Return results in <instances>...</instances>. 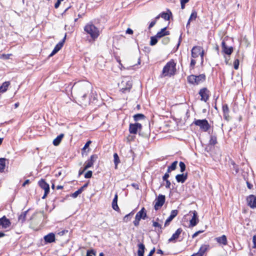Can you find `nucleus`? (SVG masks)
Segmentation results:
<instances>
[{
	"label": "nucleus",
	"instance_id": "603ef678",
	"mask_svg": "<svg viewBox=\"0 0 256 256\" xmlns=\"http://www.w3.org/2000/svg\"><path fill=\"white\" fill-rule=\"evenodd\" d=\"M196 64V60L194 59H192L190 63V68L194 69Z\"/></svg>",
	"mask_w": 256,
	"mask_h": 256
},
{
	"label": "nucleus",
	"instance_id": "4c0bfd02",
	"mask_svg": "<svg viewBox=\"0 0 256 256\" xmlns=\"http://www.w3.org/2000/svg\"><path fill=\"white\" fill-rule=\"evenodd\" d=\"M134 214V211H132V212H130V213H129L128 214L124 216V218H123V220L124 222H128L131 219V218H132V216H133Z\"/></svg>",
	"mask_w": 256,
	"mask_h": 256
},
{
	"label": "nucleus",
	"instance_id": "0e129e2a",
	"mask_svg": "<svg viewBox=\"0 0 256 256\" xmlns=\"http://www.w3.org/2000/svg\"><path fill=\"white\" fill-rule=\"evenodd\" d=\"M246 184H247L248 188L249 189H252L253 187V185L252 184H250V182H246Z\"/></svg>",
	"mask_w": 256,
	"mask_h": 256
},
{
	"label": "nucleus",
	"instance_id": "a19ab883",
	"mask_svg": "<svg viewBox=\"0 0 256 256\" xmlns=\"http://www.w3.org/2000/svg\"><path fill=\"white\" fill-rule=\"evenodd\" d=\"M197 17V12L195 10H192V14L190 16V17L188 19L189 21H191L192 20H195Z\"/></svg>",
	"mask_w": 256,
	"mask_h": 256
},
{
	"label": "nucleus",
	"instance_id": "4d7b16f0",
	"mask_svg": "<svg viewBox=\"0 0 256 256\" xmlns=\"http://www.w3.org/2000/svg\"><path fill=\"white\" fill-rule=\"evenodd\" d=\"M61 2L62 1H60V0H57V2L54 4V8H58L59 7Z\"/></svg>",
	"mask_w": 256,
	"mask_h": 256
},
{
	"label": "nucleus",
	"instance_id": "7ed1b4c3",
	"mask_svg": "<svg viewBox=\"0 0 256 256\" xmlns=\"http://www.w3.org/2000/svg\"><path fill=\"white\" fill-rule=\"evenodd\" d=\"M84 31L89 34L90 37L93 39L95 40L100 35V32L98 28H96L92 23H89L86 24L84 28Z\"/></svg>",
	"mask_w": 256,
	"mask_h": 256
},
{
	"label": "nucleus",
	"instance_id": "bb28decb",
	"mask_svg": "<svg viewBox=\"0 0 256 256\" xmlns=\"http://www.w3.org/2000/svg\"><path fill=\"white\" fill-rule=\"evenodd\" d=\"M64 136V134H61L58 135L54 140H53V144L55 146H58L60 143L62 138Z\"/></svg>",
	"mask_w": 256,
	"mask_h": 256
},
{
	"label": "nucleus",
	"instance_id": "dca6fc26",
	"mask_svg": "<svg viewBox=\"0 0 256 256\" xmlns=\"http://www.w3.org/2000/svg\"><path fill=\"white\" fill-rule=\"evenodd\" d=\"M182 232V230L181 228L177 229L176 232L172 235V237L168 239V242H176V240L179 238Z\"/></svg>",
	"mask_w": 256,
	"mask_h": 256
},
{
	"label": "nucleus",
	"instance_id": "a878e982",
	"mask_svg": "<svg viewBox=\"0 0 256 256\" xmlns=\"http://www.w3.org/2000/svg\"><path fill=\"white\" fill-rule=\"evenodd\" d=\"M166 27H165L162 28L160 32H158L156 36L158 38H161L164 36H168L170 34V32L166 30Z\"/></svg>",
	"mask_w": 256,
	"mask_h": 256
},
{
	"label": "nucleus",
	"instance_id": "39448f33",
	"mask_svg": "<svg viewBox=\"0 0 256 256\" xmlns=\"http://www.w3.org/2000/svg\"><path fill=\"white\" fill-rule=\"evenodd\" d=\"M119 86L122 92H129L132 87V82L130 80H123L119 84Z\"/></svg>",
	"mask_w": 256,
	"mask_h": 256
},
{
	"label": "nucleus",
	"instance_id": "c03bdc74",
	"mask_svg": "<svg viewBox=\"0 0 256 256\" xmlns=\"http://www.w3.org/2000/svg\"><path fill=\"white\" fill-rule=\"evenodd\" d=\"M82 192V189L79 188L78 190L74 192L72 194L71 196L73 198H76Z\"/></svg>",
	"mask_w": 256,
	"mask_h": 256
},
{
	"label": "nucleus",
	"instance_id": "774afa93",
	"mask_svg": "<svg viewBox=\"0 0 256 256\" xmlns=\"http://www.w3.org/2000/svg\"><path fill=\"white\" fill-rule=\"evenodd\" d=\"M132 186L134 187L136 189H138V186L136 184L133 183Z\"/></svg>",
	"mask_w": 256,
	"mask_h": 256
},
{
	"label": "nucleus",
	"instance_id": "13d9d810",
	"mask_svg": "<svg viewBox=\"0 0 256 256\" xmlns=\"http://www.w3.org/2000/svg\"><path fill=\"white\" fill-rule=\"evenodd\" d=\"M165 182H166V188H170V186L171 185V183H170V181L169 180H166Z\"/></svg>",
	"mask_w": 256,
	"mask_h": 256
},
{
	"label": "nucleus",
	"instance_id": "58836bf2",
	"mask_svg": "<svg viewBox=\"0 0 256 256\" xmlns=\"http://www.w3.org/2000/svg\"><path fill=\"white\" fill-rule=\"evenodd\" d=\"M114 163L115 164L116 168L117 167L118 164L120 162L119 157L116 153H114Z\"/></svg>",
	"mask_w": 256,
	"mask_h": 256
},
{
	"label": "nucleus",
	"instance_id": "5701e85b",
	"mask_svg": "<svg viewBox=\"0 0 256 256\" xmlns=\"http://www.w3.org/2000/svg\"><path fill=\"white\" fill-rule=\"evenodd\" d=\"M136 217L140 219L144 220L146 217V212L144 208H142L140 211H139L136 216Z\"/></svg>",
	"mask_w": 256,
	"mask_h": 256
},
{
	"label": "nucleus",
	"instance_id": "5fc2aeb1",
	"mask_svg": "<svg viewBox=\"0 0 256 256\" xmlns=\"http://www.w3.org/2000/svg\"><path fill=\"white\" fill-rule=\"evenodd\" d=\"M170 177V175L168 172H166L164 176H162V180L164 181H166V180H168V178Z\"/></svg>",
	"mask_w": 256,
	"mask_h": 256
},
{
	"label": "nucleus",
	"instance_id": "412c9836",
	"mask_svg": "<svg viewBox=\"0 0 256 256\" xmlns=\"http://www.w3.org/2000/svg\"><path fill=\"white\" fill-rule=\"evenodd\" d=\"M38 185L42 188L44 189V191L50 192V186L44 180L41 179L38 182Z\"/></svg>",
	"mask_w": 256,
	"mask_h": 256
},
{
	"label": "nucleus",
	"instance_id": "c756f323",
	"mask_svg": "<svg viewBox=\"0 0 256 256\" xmlns=\"http://www.w3.org/2000/svg\"><path fill=\"white\" fill-rule=\"evenodd\" d=\"M29 210L30 209L24 212H22V214L20 215H19L18 217V220L19 222H20L22 223H23L26 220V216Z\"/></svg>",
	"mask_w": 256,
	"mask_h": 256
},
{
	"label": "nucleus",
	"instance_id": "09e8293b",
	"mask_svg": "<svg viewBox=\"0 0 256 256\" xmlns=\"http://www.w3.org/2000/svg\"><path fill=\"white\" fill-rule=\"evenodd\" d=\"M92 172L91 170L88 171L84 174V178H92Z\"/></svg>",
	"mask_w": 256,
	"mask_h": 256
},
{
	"label": "nucleus",
	"instance_id": "f3484780",
	"mask_svg": "<svg viewBox=\"0 0 256 256\" xmlns=\"http://www.w3.org/2000/svg\"><path fill=\"white\" fill-rule=\"evenodd\" d=\"M210 246L208 244H203L200 248L198 251L196 253L194 254L193 256H203L204 252L208 250Z\"/></svg>",
	"mask_w": 256,
	"mask_h": 256
},
{
	"label": "nucleus",
	"instance_id": "ddd939ff",
	"mask_svg": "<svg viewBox=\"0 0 256 256\" xmlns=\"http://www.w3.org/2000/svg\"><path fill=\"white\" fill-rule=\"evenodd\" d=\"M248 204L252 208H256V196L253 194L247 198Z\"/></svg>",
	"mask_w": 256,
	"mask_h": 256
},
{
	"label": "nucleus",
	"instance_id": "7c9ffc66",
	"mask_svg": "<svg viewBox=\"0 0 256 256\" xmlns=\"http://www.w3.org/2000/svg\"><path fill=\"white\" fill-rule=\"evenodd\" d=\"M10 85V82H4L1 86H0V91L1 92L3 93L6 92L9 86Z\"/></svg>",
	"mask_w": 256,
	"mask_h": 256
},
{
	"label": "nucleus",
	"instance_id": "c85d7f7f",
	"mask_svg": "<svg viewBox=\"0 0 256 256\" xmlns=\"http://www.w3.org/2000/svg\"><path fill=\"white\" fill-rule=\"evenodd\" d=\"M138 256H144V250H145V246L144 245L140 243L138 244Z\"/></svg>",
	"mask_w": 256,
	"mask_h": 256
},
{
	"label": "nucleus",
	"instance_id": "f8f14e48",
	"mask_svg": "<svg viewBox=\"0 0 256 256\" xmlns=\"http://www.w3.org/2000/svg\"><path fill=\"white\" fill-rule=\"evenodd\" d=\"M11 225V222L10 220L7 218L6 216H3L0 218V226L2 228H7Z\"/></svg>",
	"mask_w": 256,
	"mask_h": 256
},
{
	"label": "nucleus",
	"instance_id": "72a5a7b5",
	"mask_svg": "<svg viewBox=\"0 0 256 256\" xmlns=\"http://www.w3.org/2000/svg\"><path fill=\"white\" fill-rule=\"evenodd\" d=\"M196 75L191 74L188 76L187 80L188 82L192 84H196Z\"/></svg>",
	"mask_w": 256,
	"mask_h": 256
},
{
	"label": "nucleus",
	"instance_id": "2f4dec72",
	"mask_svg": "<svg viewBox=\"0 0 256 256\" xmlns=\"http://www.w3.org/2000/svg\"><path fill=\"white\" fill-rule=\"evenodd\" d=\"M168 12H169V14H168V12H162V13L160 14L161 18H162L166 20H168L170 18V15H172L171 12L169 10H168Z\"/></svg>",
	"mask_w": 256,
	"mask_h": 256
},
{
	"label": "nucleus",
	"instance_id": "8fccbe9b",
	"mask_svg": "<svg viewBox=\"0 0 256 256\" xmlns=\"http://www.w3.org/2000/svg\"><path fill=\"white\" fill-rule=\"evenodd\" d=\"M234 67L235 70H238L239 67V60L238 59L235 60L234 62Z\"/></svg>",
	"mask_w": 256,
	"mask_h": 256
},
{
	"label": "nucleus",
	"instance_id": "1a4fd4ad",
	"mask_svg": "<svg viewBox=\"0 0 256 256\" xmlns=\"http://www.w3.org/2000/svg\"><path fill=\"white\" fill-rule=\"evenodd\" d=\"M98 158V156L97 154L92 155L90 157V158L86 162L85 166L84 167V170H86L88 168L92 166L94 163L96 161Z\"/></svg>",
	"mask_w": 256,
	"mask_h": 256
},
{
	"label": "nucleus",
	"instance_id": "4be33fe9",
	"mask_svg": "<svg viewBox=\"0 0 256 256\" xmlns=\"http://www.w3.org/2000/svg\"><path fill=\"white\" fill-rule=\"evenodd\" d=\"M196 84L198 85L204 82L206 79V76L204 74H200L198 76H196Z\"/></svg>",
	"mask_w": 256,
	"mask_h": 256
},
{
	"label": "nucleus",
	"instance_id": "423d86ee",
	"mask_svg": "<svg viewBox=\"0 0 256 256\" xmlns=\"http://www.w3.org/2000/svg\"><path fill=\"white\" fill-rule=\"evenodd\" d=\"M210 94V92L206 88H201L198 92V94L201 97L200 100L204 101V102H206L209 99Z\"/></svg>",
	"mask_w": 256,
	"mask_h": 256
},
{
	"label": "nucleus",
	"instance_id": "37998d69",
	"mask_svg": "<svg viewBox=\"0 0 256 256\" xmlns=\"http://www.w3.org/2000/svg\"><path fill=\"white\" fill-rule=\"evenodd\" d=\"M179 166L180 167V171L181 172H184L186 170V164L182 162H180L179 163Z\"/></svg>",
	"mask_w": 256,
	"mask_h": 256
},
{
	"label": "nucleus",
	"instance_id": "6ab92c4d",
	"mask_svg": "<svg viewBox=\"0 0 256 256\" xmlns=\"http://www.w3.org/2000/svg\"><path fill=\"white\" fill-rule=\"evenodd\" d=\"M44 238L45 242L46 244L54 242L56 240L55 234L52 232L50 233L45 236Z\"/></svg>",
	"mask_w": 256,
	"mask_h": 256
},
{
	"label": "nucleus",
	"instance_id": "052dcab7",
	"mask_svg": "<svg viewBox=\"0 0 256 256\" xmlns=\"http://www.w3.org/2000/svg\"><path fill=\"white\" fill-rule=\"evenodd\" d=\"M126 33L128 34H133V30L131 28H128L126 30Z\"/></svg>",
	"mask_w": 256,
	"mask_h": 256
},
{
	"label": "nucleus",
	"instance_id": "69168bd1",
	"mask_svg": "<svg viewBox=\"0 0 256 256\" xmlns=\"http://www.w3.org/2000/svg\"><path fill=\"white\" fill-rule=\"evenodd\" d=\"M254 248H256V235L253 236Z\"/></svg>",
	"mask_w": 256,
	"mask_h": 256
},
{
	"label": "nucleus",
	"instance_id": "e433bc0d",
	"mask_svg": "<svg viewBox=\"0 0 256 256\" xmlns=\"http://www.w3.org/2000/svg\"><path fill=\"white\" fill-rule=\"evenodd\" d=\"M133 117H134V120L136 122H137L140 120L144 119L145 118V116L144 114H134Z\"/></svg>",
	"mask_w": 256,
	"mask_h": 256
},
{
	"label": "nucleus",
	"instance_id": "de8ad7c7",
	"mask_svg": "<svg viewBox=\"0 0 256 256\" xmlns=\"http://www.w3.org/2000/svg\"><path fill=\"white\" fill-rule=\"evenodd\" d=\"M152 226H154L155 228H158L160 230L162 228V225L158 222H156V221H154V220H152Z\"/></svg>",
	"mask_w": 256,
	"mask_h": 256
},
{
	"label": "nucleus",
	"instance_id": "aec40b11",
	"mask_svg": "<svg viewBox=\"0 0 256 256\" xmlns=\"http://www.w3.org/2000/svg\"><path fill=\"white\" fill-rule=\"evenodd\" d=\"M188 178V174H178L176 176V179L178 182L184 183Z\"/></svg>",
	"mask_w": 256,
	"mask_h": 256
},
{
	"label": "nucleus",
	"instance_id": "f03ea898",
	"mask_svg": "<svg viewBox=\"0 0 256 256\" xmlns=\"http://www.w3.org/2000/svg\"><path fill=\"white\" fill-rule=\"evenodd\" d=\"M176 72V63L174 60H171L164 67L162 74L163 76H171L175 74Z\"/></svg>",
	"mask_w": 256,
	"mask_h": 256
},
{
	"label": "nucleus",
	"instance_id": "a211bd4d",
	"mask_svg": "<svg viewBox=\"0 0 256 256\" xmlns=\"http://www.w3.org/2000/svg\"><path fill=\"white\" fill-rule=\"evenodd\" d=\"M202 47L200 46H194L191 50L192 56L193 58H198L200 54V50H202Z\"/></svg>",
	"mask_w": 256,
	"mask_h": 256
},
{
	"label": "nucleus",
	"instance_id": "393cba45",
	"mask_svg": "<svg viewBox=\"0 0 256 256\" xmlns=\"http://www.w3.org/2000/svg\"><path fill=\"white\" fill-rule=\"evenodd\" d=\"M118 194H116L112 202V208L114 210L118 212L120 210V208L118 205Z\"/></svg>",
	"mask_w": 256,
	"mask_h": 256
},
{
	"label": "nucleus",
	"instance_id": "ea45409f",
	"mask_svg": "<svg viewBox=\"0 0 256 256\" xmlns=\"http://www.w3.org/2000/svg\"><path fill=\"white\" fill-rule=\"evenodd\" d=\"M158 38L157 37L156 35L155 36H152L150 38V45L154 46L158 42Z\"/></svg>",
	"mask_w": 256,
	"mask_h": 256
},
{
	"label": "nucleus",
	"instance_id": "49530a36",
	"mask_svg": "<svg viewBox=\"0 0 256 256\" xmlns=\"http://www.w3.org/2000/svg\"><path fill=\"white\" fill-rule=\"evenodd\" d=\"M177 164H178V162L174 161L168 167L170 168V169L172 170H174L176 168Z\"/></svg>",
	"mask_w": 256,
	"mask_h": 256
},
{
	"label": "nucleus",
	"instance_id": "cd10ccee",
	"mask_svg": "<svg viewBox=\"0 0 256 256\" xmlns=\"http://www.w3.org/2000/svg\"><path fill=\"white\" fill-rule=\"evenodd\" d=\"M222 112L224 113V117L225 119L227 120L228 117L229 108L227 104L222 105Z\"/></svg>",
	"mask_w": 256,
	"mask_h": 256
},
{
	"label": "nucleus",
	"instance_id": "79ce46f5",
	"mask_svg": "<svg viewBox=\"0 0 256 256\" xmlns=\"http://www.w3.org/2000/svg\"><path fill=\"white\" fill-rule=\"evenodd\" d=\"M92 143V142L90 140H88L86 144H84V148L82 149V154H84V153L86 152V149L88 148L90 144Z\"/></svg>",
	"mask_w": 256,
	"mask_h": 256
},
{
	"label": "nucleus",
	"instance_id": "680f3d73",
	"mask_svg": "<svg viewBox=\"0 0 256 256\" xmlns=\"http://www.w3.org/2000/svg\"><path fill=\"white\" fill-rule=\"evenodd\" d=\"M201 59H202V62H203V58H204V50H200V54Z\"/></svg>",
	"mask_w": 256,
	"mask_h": 256
},
{
	"label": "nucleus",
	"instance_id": "3c124183",
	"mask_svg": "<svg viewBox=\"0 0 256 256\" xmlns=\"http://www.w3.org/2000/svg\"><path fill=\"white\" fill-rule=\"evenodd\" d=\"M140 220L141 219L140 218H138L136 216L135 220L133 222L134 225L136 226H138L139 225V222Z\"/></svg>",
	"mask_w": 256,
	"mask_h": 256
},
{
	"label": "nucleus",
	"instance_id": "a18cd8bd",
	"mask_svg": "<svg viewBox=\"0 0 256 256\" xmlns=\"http://www.w3.org/2000/svg\"><path fill=\"white\" fill-rule=\"evenodd\" d=\"M92 254L94 256L96 255V251L93 249L88 250L86 252V256H92Z\"/></svg>",
	"mask_w": 256,
	"mask_h": 256
},
{
	"label": "nucleus",
	"instance_id": "4468645a",
	"mask_svg": "<svg viewBox=\"0 0 256 256\" xmlns=\"http://www.w3.org/2000/svg\"><path fill=\"white\" fill-rule=\"evenodd\" d=\"M222 52L227 55H230L233 52V47L228 46L224 40L222 42Z\"/></svg>",
	"mask_w": 256,
	"mask_h": 256
},
{
	"label": "nucleus",
	"instance_id": "20e7f679",
	"mask_svg": "<svg viewBox=\"0 0 256 256\" xmlns=\"http://www.w3.org/2000/svg\"><path fill=\"white\" fill-rule=\"evenodd\" d=\"M193 124L200 128L204 132H207L210 128V124L206 119L195 120Z\"/></svg>",
	"mask_w": 256,
	"mask_h": 256
},
{
	"label": "nucleus",
	"instance_id": "c9c22d12",
	"mask_svg": "<svg viewBox=\"0 0 256 256\" xmlns=\"http://www.w3.org/2000/svg\"><path fill=\"white\" fill-rule=\"evenodd\" d=\"M217 144V138L216 136L214 135H212L210 136V138L209 141V144L212 146H214Z\"/></svg>",
	"mask_w": 256,
	"mask_h": 256
},
{
	"label": "nucleus",
	"instance_id": "2eb2a0df",
	"mask_svg": "<svg viewBox=\"0 0 256 256\" xmlns=\"http://www.w3.org/2000/svg\"><path fill=\"white\" fill-rule=\"evenodd\" d=\"M178 214V211L177 210H172L170 216L168 217L165 222L164 227L168 226L172 220L177 216Z\"/></svg>",
	"mask_w": 256,
	"mask_h": 256
},
{
	"label": "nucleus",
	"instance_id": "bf43d9fd",
	"mask_svg": "<svg viewBox=\"0 0 256 256\" xmlns=\"http://www.w3.org/2000/svg\"><path fill=\"white\" fill-rule=\"evenodd\" d=\"M156 251L155 248H154L150 252L148 256H152Z\"/></svg>",
	"mask_w": 256,
	"mask_h": 256
},
{
	"label": "nucleus",
	"instance_id": "b1692460",
	"mask_svg": "<svg viewBox=\"0 0 256 256\" xmlns=\"http://www.w3.org/2000/svg\"><path fill=\"white\" fill-rule=\"evenodd\" d=\"M216 240L220 244H222L223 245L227 244V238L225 235L216 238Z\"/></svg>",
	"mask_w": 256,
	"mask_h": 256
},
{
	"label": "nucleus",
	"instance_id": "0eeeda50",
	"mask_svg": "<svg viewBox=\"0 0 256 256\" xmlns=\"http://www.w3.org/2000/svg\"><path fill=\"white\" fill-rule=\"evenodd\" d=\"M142 124L138 122L130 124L129 125V132L131 134H136L138 131L140 132L142 130Z\"/></svg>",
	"mask_w": 256,
	"mask_h": 256
},
{
	"label": "nucleus",
	"instance_id": "9b49d317",
	"mask_svg": "<svg viewBox=\"0 0 256 256\" xmlns=\"http://www.w3.org/2000/svg\"><path fill=\"white\" fill-rule=\"evenodd\" d=\"M190 213L192 214V218L190 220V227H194L198 224L199 221L198 216V213L196 210L190 211Z\"/></svg>",
	"mask_w": 256,
	"mask_h": 256
},
{
	"label": "nucleus",
	"instance_id": "f257e3e1",
	"mask_svg": "<svg viewBox=\"0 0 256 256\" xmlns=\"http://www.w3.org/2000/svg\"><path fill=\"white\" fill-rule=\"evenodd\" d=\"M90 91V86L88 84H82L76 90L77 98L80 102L86 101L88 94Z\"/></svg>",
	"mask_w": 256,
	"mask_h": 256
},
{
	"label": "nucleus",
	"instance_id": "9d476101",
	"mask_svg": "<svg viewBox=\"0 0 256 256\" xmlns=\"http://www.w3.org/2000/svg\"><path fill=\"white\" fill-rule=\"evenodd\" d=\"M66 38V34H65L64 37L63 38V39L54 48L53 50L51 52V54H50L49 56H52L56 54L62 47L64 44L65 42Z\"/></svg>",
	"mask_w": 256,
	"mask_h": 256
},
{
	"label": "nucleus",
	"instance_id": "338daca9",
	"mask_svg": "<svg viewBox=\"0 0 256 256\" xmlns=\"http://www.w3.org/2000/svg\"><path fill=\"white\" fill-rule=\"evenodd\" d=\"M30 182V180H26L25 182L22 184V186H25L26 184H28Z\"/></svg>",
	"mask_w": 256,
	"mask_h": 256
},
{
	"label": "nucleus",
	"instance_id": "6e6d98bb",
	"mask_svg": "<svg viewBox=\"0 0 256 256\" xmlns=\"http://www.w3.org/2000/svg\"><path fill=\"white\" fill-rule=\"evenodd\" d=\"M170 42V38H165L162 40V42L164 44H168Z\"/></svg>",
	"mask_w": 256,
	"mask_h": 256
},
{
	"label": "nucleus",
	"instance_id": "473e14b6",
	"mask_svg": "<svg viewBox=\"0 0 256 256\" xmlns=\"http://www.w3.org/2000/svg\"><path fill=\"white\" fill-rule=\"evenodd\" d=\"M6 160L5 158H0V172H4L6 167Z\"/></svg>",
	"mask_w": 256,
	"mask_h": 256
},
{
	"label": "nucleus",
	"instance_id": "f704fd0d",
	"mask_svg": "<svg viewBox=\"0 0 256 256\" xmlns=\"http://www.w3.org/2000/svg\"><path fill=\"white\" fill-rule=\"evenodd\" d=\"M231 164L232 165L231 169L234 171L232 173L234 174H237L239 172L238 166L237 164H236L234 162H232Z\"/></svg>",
	"mask_w": 256,
	"mask_h": 256
},
{
	"label": "nucleus",
	"instance_id": "e2e57ef3",
	"mask_svg": "<svg viewBox=\"0 0 256 256\" xmlns=\"http://www.w3.org/2000/svg\"><path fill=\"white\" fill-rule=\"evenodd\" d=\"M88 183L87 182L86 184H85L82 186L80 188V189H82V191L83 192L84 189L88 187Z\"/></svg>",
	"mask_w": 256,
	"mask_h": 256
},
{
	"label": "nucleus",
	"instance_id": "864d4df0",
	"mask_svg": "<svg viewBox=\"0 0 256 256\" xmlns=\"http://www.w3.org/2000/svg\"><path fill=\"white\" fill-rule=\"evenodd\" d=\"M156 24V20H154L151 22L148 28L150 30Z\"/></svg>",
	"mask_w": 256,
	"mask_h": 256
},
{
	"label": "nucleus",
	"instance_id": "6e6552de",
	"mask_svg": "<svg viewBox=\"0 0 256 256\" xmlns=\"http://www.w3.org/2000/svg\"><path fill=\"white\" fill-rule=\"evenodd\" d=\"M166 200L165 196L160 194L156 198V201L154 204V209L157 210L160 209L164 204Z\"/></svg>",
	"mask_w": 256,
	"mask_h": 256
}]
</instances>
